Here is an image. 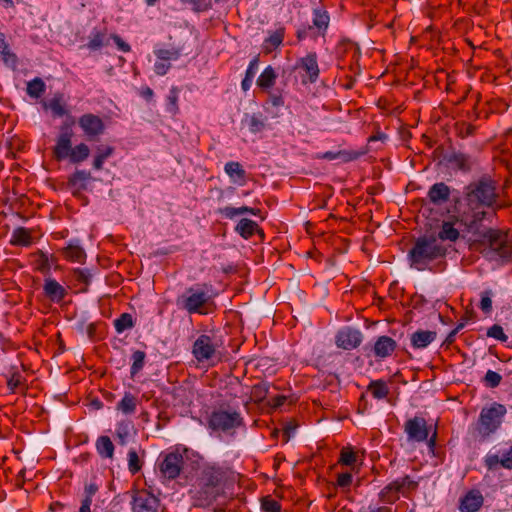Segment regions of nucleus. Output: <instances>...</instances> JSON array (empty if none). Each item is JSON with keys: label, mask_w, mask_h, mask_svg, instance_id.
I'll return each instance as SVG.
<instances>
[{"label": "nucleus", "mask_w": 512, "mask_h": 512, "mask_svg": "<svg viewBox=\"0 0 512 512\" xmlns=\"http://www.w3.org/2000/svg\"><path fill=\"white\" fill-rule=\"evenodd\" d=\"M484 504V497L480 490L471 489L459 499L460 512H478Z\"/></svg>", "instance_id": "nucleus-18"}, {"label": "nucleus", "mask_w": 512, "mask_h": 512, "mask_svg": "<svg viewBox=\"0 0 512 512\" xmlns=\"http://www.w3.org/2000/svg\"><path fill=\"white\" fill-rule=\"evenodd\" d=\"M96 450L102 458H112L114 444L108 436H100L96 441Z\"/></svg>", "instance_id": "nucleus-36"}, {"label": "nucleus", "mask_w": 512, "mask_h": 512, "mask_svg": "<svg viewBox=\"0 0 512 512\" xmlns=\"http://www.w3.org/2000/svg\"><path fill=\"white\" fill-rule=\"evenodd\" d=\"M72 124L73 121L71 122V124L64 123L60 127V133L57 136L56 144L53 147V157L57 161L66 160L72 151Z\"/></svg>", "instance_id": "nucleus-14"}, {"label": "nucleus", "mask_w": 512, "mask_h": 512, "mask_svg": "<svg viewBox=\"0 0 512 512\" xmlns=\"http://www.w3.org/2000/svg\"><path fill=\"white\" fill-rule=\"evenodd\" d=\"M133 429V423L129 420L120 421L116 426V438L118 444L125 445Z\"/></svg>", "instance_id": "nucleus-42"}, {"label": "nucleus", "mask_w": 512, "mask_h": 512, "mask_svg": "<svg viewBox=\"0 0 512 512\" xmlns=\"http://www.w3.org/2000/svg\"><path fill=\"white\" fill-rule=\"evenodd\" d=\"M292 70L299 72L303 85L315 84L320 77L317 53L310 51L305 56L298 58Z\"/></svg>", "instance_id": "nucleus-8"}, {"label": "nucleus", "mask_w": 512, "mask_h": 512, "mask_svg": "<svg viewBox=\"0 0 512 512\" xmlns=\"http://www.w3.org/2000/svg\"><path fill=\"white\" fill-rule=\"evenodd\" d=\"M182 2L191 5L195 12H204L212 7L211 0H182Z\"/></svg>", "instance_id": "nucleus-55"}, {"label": "nucleus", "mask_w": 512, "mask_h": 512, "mask_svg": "<svg viewBox=\"0 0 512 512\" xmlns=\"http://www.w3.org/2000/svg\"><path fill=\"white\" fill-rule=\"evenodd\" d=\"M365 151L357 152V151H347V150H340L337 152L327 151L325 152L321 158L326 160H335V159H341L343 162H350L353 160L358 159L360 156L364 155Z\"/></svg>", "instance_id": "nucleus-31"}, {"label": "nucleus", "mask_w": 512, "mask_h": 512, "mask_svg": "<svg viewBox=\"0 0 512 512\" xmlns=\"http://www.w3.org/2000/svg\"><path fill=\"white\" fill-rule=\"evenodd\" d=\"M403 429L408 442L422 443L428 439L432 425H428L424 417L414 416L404 423Z\"/></svg>", "instance_id": "nucleus-10"}, {"label": "nucleus", "mask_w": 512, "mask_h": 512, "mask_svg": "<svg viewBox=\"0 0 512 512\" xmlns=\"http://www.w3.org/2000/svg\"><path fill=\"white\" fill-rule=\"evenodd\" d=\"M352 474L351 473H341L337 477V485L341 488H347L352 483Z\"/></svg>", "instance_id": "nucleus-63"}, {"label": "nucleus", "mask_w": 512, "mask_h": 512, "mask_svg": "<svg viewBox=\"0 0 512 512\" xmlns=\"http://www.w3.org/2000/svg\"><path fill=\"white\" fill-rule=\"evenodd\" d=\"M108 44V40L106 38V33L101 31H95L92 33L90 41L87 46L91 50H98L104 45Z\"/></svg>", "instance_id": "nucleus-50"}, {"label": "nucleus", "mask_w": 512, "mask_h": 512, "mask_svg": "<svg viewBox=\"0 0 512 512\" xmlns=\"http://www.w3.org/2000/svg\"><path fill=\"white\" fill-rule=\"evenodd\" d=\"M218 347L215 336L201 334L193 344L192 354L198 362H204L216 355Z\"/></svg>", "instance_id": "nucleus-12"}, {"label": "nucleus", "mask_w": 512, "mask_h": 512, "mask_svg": "<svg viewBox=\"0 0 512 512\" xmlns=\"http://www.w3.org/2000/svg\"><path fill=\"white\" fill-rule=\"evenodd\" d=\"M450 195L451 188L444 182H437L429 188L427 198L433 205L441 206L449 201Z\"/></svg>", "instance_id": "nucleus-20"}, {"label": "nucleus", "mask_w": 512, "mask_h": 512, "mask_svg": "<svg viewBox=\"0 0 512 512\" xmlns=\"http://www.w3.org/2000/svg\"><path fill=\"white\" fill-rule=\"evenodd\" d=\"M225 472L218 467H208L204 470L200 481V497L208 504L212 503L221 494Z\"/></svg>", "instance_id": "nucleus-7"}, {"label": "nucleus", "mask_w": 512, "mask_h": 512, "mask_svg": "<svg viewBox=\"0 0 512 512\" xmlns=\"http://www.w3.org/2000/svg\"><path fill=\"white\" fill-rule=\"evenodd\" d=\"M277 73L272 66H267L259 75L256 84L262 90H270L276 83Z\"/></svg>", "instance_id": "nucleus-29"}, {"label": "nucleus", "mask_w": 512, "mask_h": 512, "mask_svg": "<svg viewBox=\"0 0 512 512\" xmlns=\"http://www.w3.org/2000/svg\"><path fill=\"white\" fill-rule=\"evenodd\" d=\"M184 464L185 461L182 453L179 451H172L167 454L160 455L158 467L164 478L175 479L180 475Z\"/></svg>", "instance_id": "nucleus-11"}, {"label": "nucleus", "mask_w": 512, "mask_h": 512, "mask_svg": "<svg viewBox=\"0 0 512 512\" xmlns=\"http://www.w3.org/2000/svg\"><path fill=\"white\" fill-rule=\"evenodd\" d=\"M43 291L45 296L52 302H61L67 295L66 289L55 279L47 278L45 280Z\"/></svg>", "instance_id": "nucleus-23"}, {"label": "nucleus", "mask_w": 512, "mask_h": 512, "mask_svg": "<svg viewBox=\"0 0 512 512\" xmlns=\"http://www.w3.org/2000/svg\"><path fill=\"white\" fill-rule=\"evenodd\" d=\"M268 102L273 107H281L284 105V98L281 93H276V92L270 91L269 95H268Z\"/></svg>", "instance_id": "nucleus-62"}, {"label": "nucleus", "mask_w": 512, "mask_h": 512, "mask_svg": "<svg viewBox=\"0 0 512 512\" xmlns=\"http://www.w3.org/2000/svg\"><path fill=\"white\" fill-rule=\"evenodd\" d=\"M307 37H311L313 39L317 37V35L312 31V29L309 26L301 27L296 31V38L298 41H303Z\"/></svg>", "instance_id": "nucleus-60"}, {"label": "nucleus", "mask_w": 512, "mask_h": 512, "mask_svg": "<svg viewBox=\"0 0 512 512\" xmlns=\"http://www.w3.org/2000/svg\"><path fill=\"white\" fill-rule=\"evenodd\" d=\"M224 170L234 182H239L241 185L246 183V171L239 162H227Z\"/></svg>", "instance_id": "nucleus-30"}, {"label": "nucleus", "mask_w": 512, "mask_h": 512, "mask_svg": "<svg viewBox=\"0 0 512 512\" xmlns=\"http://www.w3.org/2000/svg\"><path fill=\"white\" fill-rule=\"evenodd\" d=\"M133 326V317L129 313H122L117 319L114 320V327L118 333H122L127 329H131Z\"/></svg>", "instance_id": "nucleus-49"}, {"label": "nucleus", "mask_w": 512, "mask_h": 512, "mask_svg": "<svg viewBox=\"0 0 512 512\" xmlns=\"http://www.w3.org/2000/svg\"><path fill=\"white\" fill-rule=\"evenodd\" d=\"M252 212V207L241 206V207H232L226 206L218 209V213L227 219H234L235 217Z\"/></svg>", "instance_id": "nucleus-46"}, {"label": "nucleus", "mask_w": 512, "mask_h": 512, "mask_svg": "<svg viewBox=\"0 0 512 512\" xmlns=\"http://www.w3.org/2000/svg\"><path fill=\"white\" fill-rule=\"evenodd\" d=\"M447 254V248L438 241V238L431 235L418 237L408 253L411 267L418 271L431 269L432 262L444 259Z\"/></svg>", "instance_id": "nucleus-2"}, {"label": "nucleus", "mask_w": 512, "mask_h": 512, "mask_svg": "<svg viewBox=\"0 0 512 512\" xmlns=\"http://www.w3.org/2000/svg\"><path fill=\"white\" fill-rule=\"evenodd\" d=\"M437 337L436 331L417 330L411 334V346L414 349H424L428 347Z\"/></svg>", "instance_id": "nucleus-25"}, {"label": "nucleus", "mask_w": 512, "mask_h": 512, "mask_svg": "<svg viewBox=\"0 0 512 512\" xmlns=\"http://www.w3.org/2000/svg\"><path fill=\"white\" fill-rule=\"evenodd\" d=\"M356 462V454L349 448H343L340 453L339 463L351 466Z\"/></svg>", "instance_id": "nucleus-57"}, {"label": "nucleus", "mask_w": 512, "mask_h": 512, "mask_svg": "<svg viewBox=\"0 0 512 512\" xmlns=\"http://www.w3.org/2000/svg\"><path fill=\"white\" fill-rule=\"evenodd\" d=\"M7 386L11 392H16V390L22 386V377L19 374H13L11 378L7 381Z\"/></svg>", "instance_id": "nucleus-61"}, {"label": "nucleus", "mask_w": 512, "mask_h": 512, "mask_svg": "<svg viewBox=\"0 0 512 512\" xmlns=\"http://www.w3.org/2000/svg\"><path fill=\"white\" fill-rule=\"evenodd\" d=\"M506 413V406L498 402L483 407L476 424L478 434L482 438H488L496 433L500 429Z\"/></svg>", "instance_id": "nucleus-5"}, {"label": "nucleus", "mask_w": 512, "mask_h": 512, "mask_svg": "<svg viewBox=\"0 0 512 512\" xmlns=\"http://www.w3.org/2000/svg\"><path fill=\"white\" fill-rule=\"evenodd\" d=\"M285 37V28L280 27L270 34L263 43V50L269 54L276 50L282 43Z\"/></svg>", "instance_id": "nucleus-28"}, {"label": "nucleus", "mask_w": 512, "mask_h": 512, "mask_svg": "<svg viewBox=\"0 0 512 512\" xmlns=\"http://www.w3.org/2000/svg\"><path fill=\"white\" fill-rule=\"evenodd\" d=\"M73 277L77 282L82 283L85 286H88L91 280L90 272L81 268H76L73 270Z\"/></svg>", "instance_id": "nucleus-59"}, {"label": "nucleus", "mask_w": 512, "mask_h": 512, "mask_svg": "<svg viewBox=\"0 0 512 512\" xmlns=\"http://www.w3.org/2000/svg\"><path fill=\"white\" fill-rule=\"evenodd\" d=\"M416 486L417 483L412 481L409 476L397 479L381 490L379 494L380 500L392 504L399 499L398 493L401 492L403 488L414 489Z\"/></svg>", "instance_id": "nucleus-15"}, {"label": "nucleus", "mask_w": 512, "mask_h": 512, "mask_svg": "<svg viewBox=\"0 0 512 512\" xmlns=\"http://www.w3.org/2000/svg\"><path fill=\"white\" fill-rule=\"evenodd\" d=\"M484 465L488 470H495L499 465L505 469H512V446L499 457L488 453L484 458Z\"/></svg>", "instance_id": "nucleus-21"}, {"label": "nucleus", "mask_w": 512, "mask_h": 512, "mask_svg": "<svg viewBox=\"0 0 512 512\" xmlns=\"http://www.w3.org/2000/svg\"><path fill=\"white\" fill-rule=\"evenodd\" d=\"M213 286L210 283H197L185 289L177 297L176 303L179 308L189 314H208L213 304Z\"/></svg>", "instance_id": "nucleus-3"}, {"label": "nucleus", "mask_w": 512, "mask_h": 512, "mask_svg": "<svg viewBox=\"0 0 512 512\" xmlns=\"http://www.w3.org/2000/svg\"><path fill=\"white\" fill-rule=\"evenodd\" d=\"M91 178L90 172L84 170H77L73 173L68 180V185L75 188L77 192L87 189V181Z\"/></svg>", "instance_id": "nucleus-32"}, {"label": "nucleus", "mask_w": 512, "mask_h": 512, "mask_svg": "<svg viewBox=\"0 0 512 512\" xmlns=\"http://www.w3.org/2000/svg\"><path fill=\"white\" fill-rule=\"evenodd\" d=\"M138 398L131 392H125L122 399L117 403L116 410L125 415H131L136 412Z\"/></svg>", "instance_id": "nucleus-27"}, {"label": "nucleus", "mask_w": 512, "mask_h": 512, "mask_svg": "<svg viewBox=\"0 0 512 512\" xmlns=\"http://www.w3.org/2000/svg\"><path fill=\"white\" fill-rule=\"evenodd\" d=\"M179 88L176 86H173L169 90V94L166 98V110L168 113H170L172 116H175L179 113Z\"/></svg>", "instance_id": "nucleus-43"}, {"label": "nucleus", "mask_w": 512, "mask_h": 512, "mask_svg": "<svg viewBox=\"0 0 512 512\" xmlns=\"http://www.w3.org/2000/svg\"><path fill=\"white\" fill-rule=\"evenodd\" d=\"M367 391L370 392L375 399H384L389 394V387L383 380H373L367 386Z\"/></svg>", "instance_id": "nucleus-38"}, {"label": "nucleus", "mask_w": 512, "mask_h": 512, "mask_svg": "<svg viewBox=\"0 0 512 512\" xmlns=\"http://www.w3.org/2000/svg\"><path fill=\"white\" fill-rule=\"evenodd\" d=\"M78 125L89 141L97 140L104 134L106 126L103 120L93 113H85L78 118Z\"/></svg>", "instance_id": "nucleus-13"}, {"label": "nucleus", "mask_w": 512, "mask_h": 512, "mask_svg": "<svg viewBox=\"0 0 512 512\" xmlns=\"http://www.w3.org/2000/svg\"><path fill=\"white\" fill-rule=\"evenodd\" d=\"M363 340L361 331L352 327L340 329L335 336V343L338 348L352 350L357 348Z\"/></svg>", "instance_id": "nucleus-16"}, {"label": "nucleus", "mask_w": 512, "mask_h": 512, "mask_svg": "<svg viewBox=\"0 0 512 512\" xmlns=\"http://www.w3.org/2000/svg\"><path fill=\"white\" fill-rule=\"evenodd\" d=\"M456 221L468 230L478 229L487 216L486 209L497 211L506 207L500 201L497 183L489 176H482L464 188L463 199L455 198Z\"/></svg>", "instance_id": "nucleus-1"}, {"label": "nucleus", "mask_w": 512, "mask_h": 512, "mask_svg": "<svg viewBox=\"0 0 512 512\" xmlns=\"http://www.w3.org/2000/svg\"><path fill=\"white\" fill-rule=\"evenodd\" d=\"M154 54L161 61H176L180 58L182 50L178 47L159 48L154 50Z\"/></svg>", "instance_id": "nucleus-39"}, {"label": "nucleus", "mask_w": 512, "mask_h": 512, "mask_svg": "<svg viewBox=\"0 0 512 512\" xmlns=\"http://www.w3.org/2000/svg\"><path fill=\"white\" fill-rule=\"evenodd\" d=\"M482 254L490 259H508L512 255V241L507 232L489 228L481 236Z\"/></svg>", "instance_id": "nucleus-4"}, {"label": "nucleus", "mask_w": 512, "mask_h": 512, "mask_svg": "<svg viewBox=\"0 0 512 512\" xmlns=\"http://www.w3.org/2000/svg\"><path fill=\"white\" fill-rule=\"evenodd\" d=\"M10 243L14 246H30L32 244L31 231L24 227L16 228L12 233Z\"/></svg>", "instance_id": "nucleus-33"}, {"label": "nucleus", "mask_w": 512, "mask_h": 512, "mask_svg": "<svg viewBox=\"0 0 512 512\" xmlns=\"http://www.w3.org/2000/svg\"><path fill=\"white\" fill-rule=\"evenodd\" d=\"M128 470L131 474L138 473L143 465V462L139 458V455L135 449H130L128 452Z\"/></svg>", "instance_id": "nucleus-51"}, {"label": "nucleus", "mask_w": 512, "mask_h": 512, "mask_svg": "<svg viewBox=\"0 0 512 512\" xmlns=\"http://www.w3.org/2000/svg\"><path fill=\"white\" fill-rule=\"evenodd\" d=\"M45 110H51L53 117H63L68 115L67 104L64 100L63 94L57 93L48 102L42 103Z\"/></svg>", "instance_id": "nucleus-26"}, {"label": "nucleus", "mask_w": 512, "mask_h": 512, "mask_svg": "<svg viewBox=\"0 0 512 512\" xmlns=\"http://www.w3.org/2000/svg\"><path fill=\"white\" fill-rule=\"evenodd\" d=\"M483 381L487 387L496 388L500 385L502 376L498 372L488 370Z\"/></svg>", "instance_id": "nucleus-53"}, {"label": "nucleus", "mask_w": 512, "mask_h": 512, "mask_svg": "<svg viewBox=\"0 0 512 512\" xmlns=\"http://www.w3.org/2000/svg\"><path fill=\"white\" fill-rule=\"evenodd\" d=\"M46 89V85L41 78H34L27 84V94L33 98H39Z\"/></svg>", "instance_id": "nucleus-47"}, {"label": "nucleus", "mask_w": 512, "mask_h": 512, "mask_svg": "<svg viewBox=\"0 0 512 512\" xmlns=\"http://www.w3.org/2000/svg\"><path fill=\"white\" fill-rule=\"evenodd\" d=\"M447 164L455 170L463 173H468L472 170L475 165V159L466 153L460 151H453L446 156Z\"/></svg>", "instance_id": "nucleus-19"}, {"label": "nucleus", "mask_w": 512, "mask_h": 512, "mask_svg": "<svg viewBox=\"0 0 512 512\" xmlns=\"http://www.w3.org/2000/svg\"><path fill=\"white\" fill-rule=\"evenodd\" d=\"M234 230L246 240L250 239L256 233L260 234L262 237L264 236V232L259 227V225L255 221L248 218L240 219Z\"/></svg>", "instance_id": "nucleus-24"}, {"label": "nucleus", "mask_w": 512, "mask_h": 512, "mask_svg": "<svg viewBox=\"0 0 512 512\" xmlns=\"http://www.w3.org/2000/svg\"><path fill=\"white\" fill-rule=\"evenodd\" d=\"M0 54L5 64L16 65L18 61L17 56L10 51L9 44L5 39V34L2 32H0Z\"/></svg>", "instance_id": "nucleus-44"}, {"label": "nucleus", "mask_w": 512, "mask_h": 512, "mask_svg": "<svg viewBox=\"0 0 512 512\" xmlns=\"http://www.w3.org/2000/svg\"><path fill=\"white\" fill-rule=\"evenodd\" d=\"M269 393V384L267 382H259L252 386L250 399L255 403L264 401Z\"/></svg>", "instance_id": "nucleus-41"}, {"label": "nucleus", "mask_w": 512, "mask_h": 512, "mask_svg": "<svg viewBox=\"0 0 512 512\" xmlns=\"http://www.w3.org/2000/svg\"><path fill=\"white\" fill-rule=\"evenodd\" d=\"M132 512H163L161 500L147 489H135L131 494Z\"/></svg>", "instance_id": "nucleus-9"}, {"label": "nucleus", "mask_w": 512, "mask_h": 512, "mask_svg": "<svg viewBox=\"0 0 512 512\" xmlns=\"http://www.w3.org/2000/svg\"><path fill=\"white\" fill-rule=\"evenodd\" d=\"M244 425L243 417L237 410L215 409L208 419V426L213 431H220L233 435L235 431Z\"/></svg>", "instance_id": "nucleus-6"}, {"label": "nucleus", "mask_w": 512, "mask_h": 512, "mask_svg": "<svg viewBox=\"0 0 512 512\" xmlns=\"http://www.w3.org/2000/svg\"><path fill=\"white\" fill-rule=\"evenodd\" d=\"M62 255L69 261L82 263L86 258L84 249L78 245L70 243L67 247L63 248Z\"/></svg>", "instance_id": "nucleus-34"}, {"label": "nucleus", "mask_w": 512, "mask_h": 512, "mask_svg": "<svg viewBox=\"0 0 512 512\" xmlns=\"http://www.w3.org/2000/svg\"><path fill=\"white\" fill-rule=\"evenodd\" d=\"M132 365H131V377H134L136 374H138L144 367L145 359H146V353L141 350H136L132 354Z\"/></svg>", "instance_id": "nucleus-48"}, {"label": "nucleus", "mask_w": 512, "mask_h": 512, "mask_svg": "<svg viewBox=\"0 0 512 512\" xmlns=\"http://www.w3.org/2000/svg\"><path fill=\"white\" fill-rule=\"evenodd\" d=\"M487 336L499 340L503 343L507 342L508 340V336L504 333L502 326L498 324H494L488 328Z\"/></svg>", "instance_id": "nucleus-54"}, {"label": "nucleus", "mask_w": 512, "mask_h": 512, "mask_svg": "<svg viewBox=\"0 0 512 512\" xmlns=\"http://www.w3.org/2000/svg\"><path fill=\"white\" fill-rule=\"evenodd\" d=\"M114 153V147L112 146H100L97 148V154L93 161V167L95 170H101L103 164L107 158L112 156Z\"/></svg>", "instance_id": "nucleus-45"}, {"label": "nucleus", "mask_w": 512, "mask_h": 512, "mask_svg": "<svg viewBox=\"0 0 512 512\" xmlns=\"http://www.w3.org/2000/svg\"><path fill=\"white\" fill-rule=\"evenodd\" d=\"M89 154L90 149L88 145L85 143H79L72 148V151L67 159L73 164H78L85 161L89 157Z\"/></svg>", "instance_id": "nucleus-37"}, {"label": "nucleus", "mask_w": 512, "mask_h": 512, "mask_svg": "<svg viewBox=\"0 0 512 512\" xmlns=\"http://www.w3.org/2000/svg\"><path fill=\"white\" fill-rule=\"evenodd\" d=\"M330 24V15L323 5L312 10V25H308L318 36L325 37Z\"/></svg>", "instance_id": "nucleus-17"}, {"label": "nucleus", "mask_w": 512, "mask_h": 512, "mask_svg": "<svg viewBox=\"0 0 512 512\" xmlns=\"http://www.w3.org/2000/svg\"><path fill=\"white\" fill-rule=\"evenodd\" d=\"M459 231L454 227V224L450 221L443 222L438 235V241L441 242L445 240H449L451 242H455L459 238Z\"/></svg>", "instance_id": "nucleus-35"}, {"label": "nucleus", "mask_w": 512, "mask_h": 512, "mask_svg": "<svg viewBox=\"0 0 512 512\" xmlns=\"http://www.w3.org/2000/svg\"><path fill=\"white\" fill-rule=\"evenodd\" d=\"M248 128L250 132L254 134L261 132L265 128V122L262 119V115L253 114L249 119Z\"/></svg>", "instance_id": "nucleus-52"}, {"label": "nucleus", "mask_w": 512, "mask_h": 512, "mask_svg": "<svg viewBox=\"0 0 512 512\" xmlns=\"http://www.w3.org/2000/svg\"><path fill=\"white\" fill-rule=\"evenodd\" d=\"M492 295L491 290H485L481 293L480 309L486 314L492 311Z\"/></svg>", "instance_id": "nucleus-56"}, {"label": "nucleus", "mask_w": 512, "mask_h": 512, "mask_svg": "<svg viewBox=\"0 0 512 512\" xmlns=\"http://www.w3.org/2000/svg\"><path fill=\"white\" fill-rule=\"evenodd\" d=\"M166 62L167 61L159 60L154 64V71L157 75L163 76L169 71V69L171 68V64L169 62Z\"/></svg>", "instance_id": "nucleus-64"}, {"label": "nucleus", "mask_w": 512, "mask_h": 512, "mask_svg": "<svg viewBox=\"0 0 512 512\" xmlns=\"http://www.w3.org/2000/svg\"><path fill=\"white\" fill-rule=\"evenodd\" d=\"M259 65V56L254 57L246 70L245 77L241 82V88L243 91H248L251 88L253 78Z\"/></svg>", "instance_id": "nucleus-40"}, {"label": "nucleus", "mask_w": 512, "mask_h": 512, "mask_svg": "<svg viewBox=\"0 0 512 512\" xmlns=\"http://www.w3.org/2000/svg\"><path fill=\"white\" fill-rule=\"evenodd\" d=\"M397 348V343L389 336H380L376 339L372 348L373 354L377 359L389 357Z\"/></svg>", "instance_id": "nucleus-22"}, {"label": "nucleus", "mask_w": 512, "mask_h": 512, "mask_svg": "<svg viewBox=\"0 0 512 512\" xmlns=\"http://www.w3.org/2000/svg\"><path fill=\"white\" fill-rule=\"evenodd\" d=\"M261 506L265 512H280L281 510L280 503L270 496L263 498Z\"/></svg>", "instance_id": "nucleus-58"}]
</instances>
